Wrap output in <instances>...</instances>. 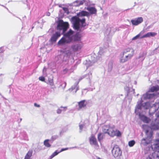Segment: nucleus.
<instances>
[{"label": "nucleus", "mask_w": 159, "mask_h": 159, "mask_svg": "<svg viewBox=\"0 0 159 159\" xmlns=\"http://www.w3.org/2000/svg\"><path fill=\"white\" fill-rule=\"evenodd\" d=\"M102 131L105 134H107L109 135L111 137L115 136H120L121 134L118 129H116L115 126H109L105 125L102 127Z\"/></svg>", "instance_id": "nucleus-1"}, {"label": "nucleus", "mask_w": 159, "mask_h": 159, "mask_svg": "<svg viewBox=\"0 0 159 159\" xmlns=\"http://www.w3.org/2000/svg\"><path fill=\"white\" fill-rule=\"evenodd\" d=\"M74 31L70 29L66 33H64V37H62L58 42V44L62 45L65 43H70L73 39V34Z\"/></svg>", "instance_id": "nucleus-2"}, {"label": "nucleus", "mask_w": 159, "mask_h": 159, "mask_svg": "<svg viewBox=\"0 0 159 159\" xmlns=\"http://www.w3.org/2000/svg\"><path fill=\"white\" fill-rule=\"evenodd\" d=\"M69 25L68 22H64L62 20H60L58 22L57 29V30H62V34H63L69 28Z\"/></svg>", "instance_id": "nucleus-3"}, {"label": "nucleus", "mask_w": 159, "mask_h": 159, "mask_svg": "<svg viewBox=\"0 0 159 159\" xmlns=\"http://www.w3.org/2000/svg\"><path fill=\"white\" fill-rule=\"evenodd\" d=\"M145 132L147 135V137L146 138H143L142 139V141H145V143L146 144H148L152 142V139L153 138V132L151 131L149 133L148 130H146Z\"/></svg>", "instance_id": "nucleus-4"}, {"label": "nucleus", "mask_w": 159, "mask_h": 159, "mask_svg": "<svg viewBox=\"0 0 159 159\" xmlns=\"http://www.w3.org/2000/svg\"><path fill=\"white\" fill-rule=\"evenodd\" d=\"M71 20L73 25V28L75 30H78L80 29V19L78 17L75 16L72 17Z\"/></svg>", "instance_id": "nucleus-5"}, {"label": "nucleus", "mask_w": 159, "mask_h": 159, "mask_svg": "<svg viewBox=\"0 0 159 159\" xmlns=\"http://www.w3.org/2000/svg\"><path fill=\"white\" fill-rule=\"evenodd\" d=\"M112 153L115 157H117L121 155L122 151L118 146L115 145L113 148Z\"/></svg>", "instance_id": "nucleus-6"}, {"label": "nucleus", "mask_w": 159, "mask_h": 159, "mask_svg": "<svg viewBox=\"0 0 159 159\" xmlns=\"http://www.w3.org/2000/svg\"><path fill=\"white\" fill-rule=\"evenodd\" d=\"M133 56V52H132V51L130 54L128 53V54H123L122 56L120 59V62L121 63L125 62L130 59Z\"/></svg>", "instance_id": "nucleus-7"}, {"label": "nucleus", "mask_w": 159, "mask_h": 159, "mask_svg": "<svg viewBox=\"0 0 159 159\" xmlns=\"http://www.w3.org/2000/svg\"><path fill=\"white\" fill-rule=\"evenodd\" d=\"M83 47V45L80 43L73 44L71 45V48L74 52L80 51Z\"/></svg>", "instance_id": "nucleus-8"}, {"label": "nucleus", "mask_w": 159, "mask_h": 159, "mask_svg": "<svg viewBox=\"0 0 159 159\" xmlns=\"http://www.w3.org/2000/svg\"><path fill=\"white\" fill-rule=\"evenodd\" d=\"M89 141L91 145H93L98 148L99 146L98 145L97 139L94 134H92L89 138Z\"/></svg>", "instance_id": "nucleus-9"}, {"label": "nucleus", "mask_w": 159, "mask_h": 159, "mask_svg": "<svg viewBox=\"0 0 159 159\" xmlns=\"http://www.w3.org/2000/svg\"><path fill=\"white\" fill-rule=\"evenodd\" d=\"M143 21V19L142 17H139L134 20H131V22L133 25H137L141 23Z\"/></svg>", "instance_id": "nucleus-10"}, {"label": "nucleus", "mask_w": 159, "mask_h": 159, "mask_svg": "<svg viewBox=\"0 0 159 159\" xmlns=\"http://www.w3.org/2000/svg\"><path fill=\"white\" fill-rule=\"evenodd\" d=\"M151 147L154 151L159 153V139L156 140L155 143L152 145Z\"/></svg>", "instance_id": "nucleus-11"}, {"label": "nucleus", "mask_w": 159, "mask_h": 159, "mask_svg": "<svg viewBox=\"0 0 159 159\" xmlns=\"http://www.w3.org/2000/svg\"><path fill=\"white\" fill-rule=\"evenodd\" d=\"M61 36L60 32H56L55 33L52 34L50 38V41L51 42L55 43L57 40L58 38Z\"/></svg>", "instance_id": "nucleus-12"}, {"label": "nucleus", "mask_w": 159, "mask_h": 159, "mask_svg": "<svg viewBox=\"0 0 159 159\" xmlns=\"http://www.w3.org/2000/svg\"><path fill=\"white\" fill-rule=\"evenodd\" d=\"M139 116L140 119L145 123H149L151 121V120L150 118L144 115L139 114Z\"/></svg>", "instance_id": "nucleus-13"}, {"label": "nucleus", "mask_w": 159, "mask_h": 159, "mask_svg": "<svg viewBox=\"0 0 159 159\" xmlns=\"http://www.w3.org/2000/svg\"><path fill=\"white\" fill-rule=\"evenodd\" d=\"M87 9L88 10L91 14H96L97 10L96 8L93 7H87Z\"/></svg>", "instance_id": "nucleus-14"}, {"label": "nucleus", "mask_w": 159, "mask_h": 159, "mask_svg": "<svg viewBox=\"0 0 159 159\" xmlns=\"http://www.w3.org/2000/svg\"><path fill=\"white\" fill-rule=\"evenodd\" d=\"M131 51L133 52V55L134 54V50L131 48H128L125 49L123 52V54H128V53H131Z\"/></svg>", "instance_id": "nucleus-15"}, {"label": "nucleus", "mask_w": 159, "mask_h": 159, "mask_svg": "<svg viewBox=\"0 0 159 159\" xmlns=\"http://www.w3.org/2000/svg\"><path fill=\"white\" fill-rule=\"evenodd\" d=\"M85 100H83L78 102L79 110H80L86 106V104L85 103Z\"/></svg>", "instance_id": "nucleus-16"}, {"label": "nucleus", "mask_w": 159, "mask_h": 159, "mask_svg": "<svg viewBox=\"0 0 159 159\" xmlns=\"http://www.w3.org/2000/svg\"><path fill=\"white\" fill-rule=\"evenodd\" d=\"M81 35L78 32L74 36V41H80L81 40Z\"/></svg>", "instance_id": "nucleus-17"}, {"label": "nucleus", "mask_w": 159, "mask_h": 159, "mask_svg": "<svg viewBox=\"0 0 159 159\" xmlns=\"http://www.w3.org/2000/svg\"><path fill=\"white\" fill-rule=\"evenodd\" d=\"M159 90V86L156 85L155 86H153L149 89V91L152 92H156Z\"/></svg>", "instance_id": "nucleus-18"}, {"label": "nucleus", "mask_w": 159, "mask_h": 159, "mask_svg": "<svg viewBox=\"0 0 159 159\" xmlns=\"http://www.w3.org/2000/svg\"><path fill=\"white\" fill-rule=\"evenodd\" d=\"M47 83L50 85L51 87V88L52 89H54L56 88L53 79H48Z\"/></svg>", "instance_id": "nucleus-19"}, {"label": "nucleus", "mask_w": 159, "mask_h": 159, "mask_svg": "<svg viewBox=\"0 0 159 159\" xmlns=\"http://www.w3.org/2000/svg\"><path fill=\"white\" fill-rule=\"evenodd\" d=\"M32 151H29L26 154L25 158L26 159H30V157L32 155Z\"/></svg>", "instance_id": "nucleus-20"}, {"label": "nucleus", "mask_w": 159, "mask_h": 159, "mask_svg": "<svg viewBox=\"0 0 159 159\" xmlns=\"http://www.w3.org/2000/svg\"><path fill=\"white\" fill-rule=\"evenodd\" d=\"M49 140L48 139H46L45 140L44 142V145L47 147H49L51 146L49 143Z\"/></svg>", "instance_id": "nucleus-21"}, {"label": "nucleus", "mask_w": 159, "mask_h": 159, "mask_svg": "<svg viewBox=\"0 0 159 159\" xmlns=\"http://www.w3.org/2000/svg\"><path fill=\"white\" fill-rule=\"evenodd\" d=\"M103 139V136L102 135V134L101 133H99L98 135V141L100 142Z\"/></svg>", "instance_id": "nucleus-22"}, {"label": "nucleus", "mask_w": 159, "mask_h": 159, "mask_svg": "<svg viewBox=\"0 0 159 159\" xmlns=\"http://www.w3.org/2000/svg\"><path fill=\"white\" fill-rule=\"evenodd\" d=\"M59 153H60V152H57V151H55L50 156L49 159H52L53 157H54L55 156L57 155Z\"/></svg>", "instance_id": "nucleus-23"}, {"label": "nucleus", "mask_w": 159, "mask_h": 159, "mask_svg": "<svg viewBox=\"0 0 159 159\" xmlns=\"http://www.w3.org/2000/svg\"><path fill=\"white\" fill-rule=\"evenodd\" d=\"M135 144V142L134 140L129 141L128 142V145L130 147H133Z\"/></svg>", "instance_id": "nucleus-24"}, {"label": "nucleus", "mask_w": 159, "mask_h": 159, "mask_svg": "<svg viewBox=\"0 0 159 159\" xmlns=\"http://www.w3.org/2000/svg\"><path fill=\"white\" fill-rule=\"evenodd\" d=\"M86 20L85 18H83L81 20H80V22H81V24L82 26L83 27H84L86 26V24L84 25V24L85 23Z\"/></svg>", "instance_id": "nucleus-25"}, {"label": "nucleus", "mask_w": 159, "mask_h": 159, "mask_svg": "<svg viewBox=\"0 0 159 159\" xmlns=\"http://www.w3.org/2000/svg\"><path fill=\"white\" fill-rule=\"evenodd\" d=\"M81 15L82 16H87L88 15L89 13L88 12L85 11H82L81 12Z\"/></svg>", "instance_id": "nucleus-26"}, {"label": "nucleus", "mask_w": 159, "mask_h": 159, "mask_svg": "<svg viewBox=\"0 0 159 159\" xmlns=\"http://www.w3.org/2000/svg\"><path fill=\"white\" fill-rule=\"evenodd\" d=\"M150 37V33L148 32L146 34L144 35L142 37H140V38H144L149 37Z\"/></svg>", "instance_id": "nucleus-27"}, {"label": "nucleus", "mask_w": 159, "mask_h": 159, "mask_svg": "<svg viewBox=\"0 0 159 159\" xmlns=\"http://www.w3.org/2000/svg\"><path fill=\"white\" fill-rule=\"evenodd\" d=\"M150 36H154L156 35L157 33L153 32H149Z\"/></svg>", "instance_id": "nucleus-28"}, {"label": "nucleus", "mask_w": 159, "mask_h": 159, "mask_svg": "<svg viewBox=\"0 0 159 159\" xmlns=\"http://www.w3.org/2000/svg\"><path fill=\"white\" fill-rule=\"evenodd\" d=\"M39 80L42 81H45V78L43 76H40L39 78Z\"/></svg>", "instance_id": "nucleus-29"}, {"label": "nucleus", "mask_w": 159, "mask_h": 159, "mask_svg": "<svg viewBox=\"0 0 159 159\" xmlns=\"http://www.w3.org/2000/svg\"><path fill=\"white\" fill-rule=\"evenodd\" d=\"M140 36V34H138V35H136V36H135V37H133V39H132V40H135V39H138L139 37Z\"/></svg>", "instance_id": "nucleus-30"}, {"label": "nucleus", "mask_w": 159, "mask_h": 159, "mask_svg": "<svg viewBox=\"0 0 159 159\" xmlns=\"http://www.w3.org/2000/svg\"><path fill=\"white\" fill-rule=\"evenodd\" d=\"M62 9L65 12H69L68 9L66 7H63Z\"/></svg>", "instance_id": "nucleus-31"}, {"label": "nucleus", "mask_w": 159, "mask_h": 159, "mask_svg": "<svg viewBox=\"0 0 159 159\" xmlns=\"http://www.w3.org/2000/svg\"><path fill=\"white\" fill-rule=\"evenodd\" d=\"M84 0H82V1H79L78 5L80 6V5H83L84 4Z\"/></svg>", "instance_id": "nucleus-32"}, {"label": "nucleus", "mask_w": 159, "mask_h": 159, "mask_svg": "<svg viewBox=\"0 0 159 159\" xmlns=\"http://www.w3.org/2000/svg\"><path fill=\"white\" fill-rule=\"evenodd\" d=\"M69 148H62L61 150L59 152H62L63 151H65V150H67Z\"/></svg>", "instance_id": "nucleus-33"}, {"label": "nucleus", "mask_w": 159, "mask_h": 159, "mask_svg": "<svg viewBox=\"0 0 159 159\" xmlns=\"http://www.w3.org/2000/svg\"><path fill=\"white\" fill-rule=\"evenodd\" d=\"M61 109H58L57 110V113L58 114H60L61 113Z\"/></svg>", "instance_id": "nucleus-34"}, {"label": "nucleus", "mask_w": 159, "mask_h": 159, "mask_svg": "<svg viewBox=\"0 0 159 159\" xmlns=\"http://www.w3.org/2000/svg\"><path fill=\"white\" fill-rule=\"evenodd\" d=\"M34 106L36 107H40V106L39 105V104H37L36 103H34Z\"/></svg>", "instance_id": "nucleus-35"}, {"label": "nucleus", "mask_w": 159, "mask_h": 159, "mask_svg": "<svg viewBox=\"0 0 159 159\" xmlns=\"http://www.w3.org/2000/svg\"><path fill=\"white\" fill-rule=\"evenodd\" d=\"M137 108L138 109H141V104H138L137 106Z\"/></svg>", "instance_id": "nucleus-36"}, {"label": "nucleus", "mask_w": 159, "mask_h": 159, "mask_svg": "<svg viewBox=\"0 0 159 159\" xmlns=\"http://www.w3.org/2000/svg\"><path fill=\"white\" fill-rule=\"evenodd\" d=\"M152 128L154 129H156V130H158L159 129V126L158 125H157L156 127V128H155L154 127H153V126H152Z\"/></svg>", "instance_id": "nucleus-37"}, {"label": "nucleus", "mask_w": 159, "mask_h": 159, "mask_svg": "<svg viewBox=\"0 0 159 159\" xmlns=\"http://www.w3.org/2000/svg\"><path fill=\"white\" fill-rule=\"evenodd\" d=\"M67 71H68V70H67V69H64V70H63V71L64 72L65 71V73Z\"/></svg>", "instance_id": "nucleus-38"}, {"label": "nucleus", "mask_w": 159, "mask_h": 159, "mask_svg": "<svg viewBox=\"0 0 159 159\" xmlns=\"http://www.w3.org/2000/svg\"><path fill=\"white\" fill-rule=\"evenodd\" d=\"M2 52V49L1 48H0V52Z\"/></svg>", "instance_id": "nucleus-39"}, {"label": "nucleus", "mask_w": 159, "mask_h": 159, "mask_svg": "<svg viewBox=\"0 0 159 159\" xmlns=\"http://www.w3.org/2000/svg\"><path fill=\"white\" fill-rule=\"evenodd\" d=\"M156 115V116H157V117H159V115H157V114Z\"/></svg>", "instance_id": "nucleus-40"}]
</instances>
